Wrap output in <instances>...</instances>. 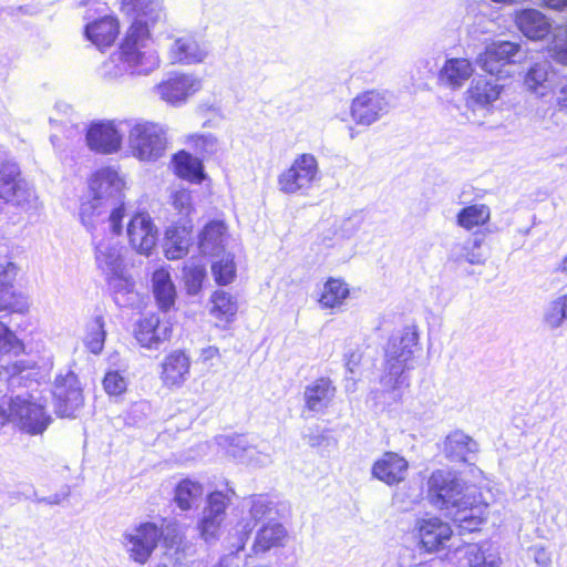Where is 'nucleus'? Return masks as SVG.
I'll return each mask as SVG.
<instances>
[{
  "mask_svg": "<svg viewBox=\"0 0 567 567\" xmlns=\"http://www.w3.org/2000/svg\"><path fill=\"white\" fill-rule=\"evenodd\" d=\"M121 10L133 21L121 41L116 60L104 63L103 76H147L161 66L159 54L152 45V31L166 21L165 9L159 0H122Z\"/></svg>",
  "mask_w": 567,
  "mask_h": 567,
  "instance_id": "obj_1",
  "label": "nucleus"
},
{
  "mask_svg": "<svg viewBox=\"0 0 567 567\" xmlns=\"http://www.w3.org/2000/svg\"><path fill=\"white\" fill-rule=\"evenodd\" d=\"M125 181L117 171L103 167L89 179L87 194L80 206V219L87 230L104 226L115 235L123 229Z\"/></svg>",
  "mask_w": 567,
  "mask_h": 567,
  "instance_id": "obj_2",
  "label": "nucleus"
},
{
  "mask_svg": "<svg viewBox=\"0 0 567 567\" xmlns=\"http://www.w3.org/2000/svg\"><path fill=\"white\" fill-rule=\"evenodd\" d=\"M417 344V333L414 328L405 327L388 341L383 372L380 377L382 391L396 401L402 390L409 386L408 371L412 369L414 348Z\"/></svg>",
  "mask_w": 567,
  "mask_h": 567,
  "instance_id": "obj_3",
  "label": "nucleus"
},
{
  "mask_svg": "<svg viewBox=\"0 0 567 567\" xmlns=\"http://www.w3.org/2000/svg\"><path fill=\"white\" fill-rule=\"evenodd\" d=\"M126 131L127 150L137 161L154 163L165 156L168 140L164 125L143 118H130Z\"/></svg>",
  "mask_w": 567,
  "mask_h": 567,
  "instance_id": "obj_4",
  "label": "nucleus"
},
{
  "mask_svg": "<svg viewBox=\"0 0 567 567\" xmlns=\"http://www.w3.org/2000/svg\"><path fill=\"white\" fill-rule=\"evenodd\" d=\"M124 251L116 238H103L95 245V262L115 291L131 292L134 279L126 268Z\"/></svg>",
  "mask_w": 567,
  "mask_h": 567,
  "instance_id": "obj_5",
  "label": "nucleus"
},
{
  "mask_svg": "<svg viewBox=\"0 0 567 567\" xmlns=\"http://www.w3.org/2000/svg\"><path fill=\"white\" fill-rule=\"evenodd\" d=\"M504 85L498 80L480 75L474 78L464 93L468 121L482 125L493 114L495 103L501 99Z\"/></svg>",
  "mask_w": 567,
  "mask_h": 567,
  "instance_id": "obj_6",
  "label": "nucleus"
},
{
  "mask_svg": "<svg viewBox=\"0 0 567 567\" xmlns=\"http://www.w3.org/2000/svg\"><path fill=\"white\" fill-rule=\"evenodd\" d=\"M9 204L24 212L39 206L35 189L21 177L17 163H6L0 167V214Z\"/></svg>",
  "mask_w": 567,
  "mask_h": 567,
  "instance_id": "obj_7",
  "label": "nucleus"
},
{
  "mask_svg": "<svg viewBox=\"0 0 567 567\" xmlns=\"http://www.w3.org/2000/svg\"><path fill=\"white\" fill-rule=\"evenodd\" d=\"M472 491L473 486L452 471L436 470L427 480L429 502L445 515Z\"/></svg>",
  "mask_w": 567,
  "mask_h": 567,
  "instance_id": "obj_8",
  "label": "nucleus"
},
{
  "mask_svg": "<svg viewBox=\"0 0 567 567\" xmlns=\"http://www.w3.org/2000/svg\"><path fill=\"white\" fill-rule=\"evenodd\" d=\"M320 179L319 164L315 155L303 153L278 175V188L287 195H307Z\"/></svg>",
  "mask_w": 567,
  "mask_h": 567,
  "instance_id": "obj_9",
  "label": "nucleus"
},
{
  "mask_svg": "<svg viewBox=\"0 0 567 567\" xmlns=\"http://www.w3.org/2000/svg\"><path fill=\"white\" fill-rule=\"evenodd\" d=\"M8 421L21 431L37 435L45 431L51 422L42 403L31 395L12 398L9 403Z\"/></svg>",
  "mask_w": 567,
  "mask_h": 567,
  "instance_id": "obj_10",
  "label": "nucleus"
},
{
  "mask_svg": "<svg viewBox=\"0 0 567 567\" xmlns=\"http://www.w3.org/2000/svg\"><path fill=\"white\" fill-rule=\"evenodd\" d=\"M19 270L10 247L0 244V311L24 313L29 310L27 297L17 292L12 286Z\"/></svg>",
  "mask_w": 567,
  "mask_h": 567,
  "instance_id": "obj_11",
  "label": "nucleus"
},
{
  "mask_svg": "<svg viewBox=\"0 0 567 567\" xmlns=\"http://www.w3.org/2000/svg\"><path fill=\"white\" fill-rule=\"evenodd\" d=\"M128 120L93 122L86 132V144L95 153L111 155L121 151Z\"/></svg>",
  "mask_w": 567,
  "mask_h": 567,
  "instance_id": "obj_12",
  "label": "nucleus"
},
{
  "mask_svg": "<svg viewBox=\"0 0 567 567\" xmlns=\"http://www.w3.org/2000/svg\"><path fill=\"white\" fill-rule=\"evenodd\" d=\"M526 54L522 45L512 41H494L476 59L478 66L491 75L502 76L504 68L520 63Z\"/></svg>",
  "mask_w": 567,
  "mask_h": 567,
  "instance_id": "obj_13",
  "label": "nucleus"
},
{
  "mask_svg": "<svg viewBox=\"0 0 567 567\" xmlns=\"http://www.w3.org/2000/svg\"><path fill=\"white\" fill-rule=\"evenodd\" d=\"M162 536L154 523H143L123 534L122 544L130 559L144 565L152 556Z\"/></svg>",
  "mask_w": 567,
  "mask_h": 567,
  "instance_id": "obj_14",
  "label": "nucleus"
},
{
  "mask_svg": "<svg viewBox=\"0 0 567 567\" xmlns=\"http://www.w3.org/2000/svg\"><path fill=\"white\" fill-rule=\"evenodd\" d=\"M391 110V99L386 92L369 90L358 94L351 102L350 114L358 125L370 126Z\"/></svg>",
  "mask_w": 567,
  "mask_h": 567,
  "instance_id": "obj_15",
  "label": "nucleus"
},
{
  "mask_svg": "<svg viewBox=\"0 0 567 567\" xmlns=\"http://www.w3.org/2000/svg\"><path fill=\"white\" fill-rule=\"evenodd\" d=\"M202 89V80L193 73L175 72L158 83L154 90L164 102L181 106Z\"/></svg>",
  "mask_w": 567,
  "mask_h": 567,
  "instance_id": "obj_16",
  "label": "nucleus"
},
{
  "mask_svg": "<svg viewBox=\"0 0 567 567\" xmlns=\"http://www.w3.org/2000/svg\"><path fill=\"white\" fill-rule=\"evenodd\" d=\"M488 504L482 499L476 491L467 492V495L447 512L451 518L462 532H474L487 519Z\"/></svg>",
  "mask_w": 567,
  "mask_h": 567,
  "instance_id": "obj_17",
  "label": "nucleus"
},
{
  "mask_svg": "<svg viewBox=\"0 0 567 567\" xmlns=\"http://www.w3.org/2000/svg\"><path fill=\"white\" fill-rule=\"evenodd\" d=\"M55 412L62 417H72L83 405V393L75 373L59 375L53 389Z\"/></svg>",
  "mask_w": 567,
  "mask_h": 567,
  "instance_id": "obj_18",
  "label": "nucleus"
},
{
  "mask_svg": "<svg viewBox=\"0 0 567 567\" xmlns=\"http://www.w3.org/2000/svg\"><path fill=\"white\" fill-rule=\"evenodd\" d=\"M230 494L234 491L213 492L208 495L207 506L203 511V517L198 523V530L205 542L216 540L220 527L226 517V508L230 502Z\"/></svg>",
  "mask_w": 567,
  "mask_h": 567,
  "instance_id": "obj_19",
  "label": "nucleus"
},
{
  "mask_svg": "<svg viewBox=\"0 0 567 567\" xmlns=\"http://www.w3.org/2000/svg\"><path fill=\"white\" fill-rule=\"evenodd\" d=\"M166 56L172 64H196L203 62L207 51L190 34L167 37Z\"/></svg>",
  "mask_w": 567,
  "mask_h": 567,
  "instance_id": "obj_20",
  "label": "nucleus"
},
{
  "mask_svg": "<svg viewBox=\"0 0 567 567\" xmlns=\"http://www.w3.org/2000/svg\"><path fill=\"white\" fill-rule=\"evenodd\" d=\"M415 528L419 545L425 553H435L443 548L453 534L450 524L439 517L421 518L416 522Z\"/></svg>",
  "mask_w": 567,
  "mask_h": 567,
  "instance_id": "obj_21",
  "label": "nucleus"
},
{
  "mask_svg": "<svg viewBox=\"0 0 567 567\" xmlns=\"http://www.w3.org/2000/svg\"><path fill=\"white\" fill-rule=\"evenodd\" d=\"M409 462L395 452H385L374 461L371 474L388 486L404 482L409 473Z\"/></svg>",
  "mask_w": 567,
  "mask_h": 567,
  "instance_id": "obj_22",
  "label": "nucleus"
},
{
  "mask_svg": "<svg viewBox=\"0 0 567 567\" xmlns=\"http://www.w3.org/2000/svg\"><path fill=\"white\" fill-rule=\"evenodd\" d=\"M157 235V228L147 213L135 214L127 225L130 243L140 254H151L156 245Z\"/></svg>",
  "mask_w": 567,
  "mask_h": 567,
  "instance_id": "obj_23",
  "label": "nucleus"
},
{
  "mask_svg": "<svg viewBox=\"0 0 567 567\" xmlns=\"http://www.w3.org/2000/svg\"><path fill=\"white\" fill-rule=\"evenodd\" d=\"M169 336L171 329L167 324L161 322V318L156 313L143 317L134 327V338L145 349H158Z\"/></svg>",
  "mask_w": 567,
  "mask_h": 567,
  "instance_id": "obj_24",
  "label": "nucleus"
},
{
  "mask_svg": "<svg viewBox=\"0 0 567 567\" xmlns=\"http://www.w3.org/2000/svg\"><path fill=\"white\" fill-rule=\"evenodd\" d=\"M159 378L167 388H181L189 377L190 359L181 351L175 350L167 354L161 364Z\"/></svg>",
  "mask_w": 567,
  "mask_h": 567,
  "instance_id": "obj_25",
  "label": "nucleus"
},
{
  "mask_svg": "<svg viewBox=\"0 0 567 567\" xmlns=\"http://www.w3.org/2000/svg\"><path fill=\"white\" fill-rule=\"evenodd\" d=\"M475 68L465 58L446 59L439 72V82L453 91L462 89L473 76Z\"/></svg>",
  "mask_w": 567,
  "mask_h": 567,
  "instance_id": "obj_26",
  "label": "nucleus"
},
{
  "mask_svg": "<svg viewBox=\"0 0 567 567\" xmlns=\"http://www.w3.org/2000/svg\"><path fill=\"white\" fill-rule=\"evenodd\" d=\"M120 33V22L114 16H104L87 22L84 35L100 50L110 48Z\"/></svg>",
  "mask_w": 567,
  "mask_h": 567,
  "instance_id": "obj_27",
  "label": "nucleus"
},
{
  "mask_svg": "<svg viewBox=\"0 0 567 567\" xmlns=\"http://www.w3.org/2000/svg\"><path fill=\"white\" fill-rule=\"evenodd\" d=\"M517 29L529 40L545 39L551 31V23L543 12L537 9H523L515 13Z\"/></svg>",
  "mask_w": 567,
  "mask_h": 567,
  "instance_id": "obj_28",
  "label": "nucleus"
},
{
  "mask_svg": "<svg viewBox=\"0 0 567 567\" xmlns=\"http://www.w3.org/2000/svg\"><path fill=\"white\" fill-rule=\"evenodd\" d=\"M237 311V298L230 292L216 290L210 295L208 312L217 328L227 329L235 321Z\"/></svg>",
  "mask_w": 567,
  "mask_h": 567,
  "instance_id": "obj_29",
  "label": "nucleus"
},
{
  "mask_svg": "<svg viewBox=\"0 0 567 567\" xmlns=\"http://www.w3.org/2000/svg\"><path fill=\"white\" fill-rule=\"evenodd\" d=\"M229 243V234L223 220H210L198 236V247L203 255L219 256Z\"/></svg>",
  "mask_w": 567,
  "mask_h": 567,
  "instance_id": "obj_30",
  "label": "nucleus"
},
{
  "mask_svg": "<svg viewBox=\"0 0 567 567\" xmlns=\"http://www.w3.org/2000/svg\"><path fill=\"white\" fill-rule=\"evenodd\" d=\"M192 221L173 224L165 233V256L171 260L181 259L188 252L192 244Z\"/></svg>",
  "mask_w": 567,
  "mask_h": 567,
  "instance_id": "obj_31",
  "label": "nucleus"
},
{
  "mask_svg": "<svg viewBox=\"0 0 567 567\" xmlns=\"http://www.w3.org/2000/svg\"><path fill=\"white\" fill-rule=\"evenodd\" d=\"M336 388L328 378H319L306 386L303 398L306 408L316 413L324 412L333 401Z\"/></svg>",
  "mask_w": 567,
  "mask_h": 567,
  "instance_id": "obj_32",
  "label": "nucleus"
},
{
  "mask_svg": "<svg viewBox=\"0 0 567 567\" xmlns=\"http://www.w3.org/2000/svg\"><path fill=\"white\" fill-rule=\"evenodd\" d=\"M444 454L453 462H468L478 451V444L462 431L449 434L444 441Z\"/></svg>",
  "mask_w": 567,
  "mask_h": 567,
  "instance_id": "obj_33",
  "label": "nucleus"
},
{
  "mask_svg": "<svg viewBox=\"0 0 567 567\" xmlns=\"http://www.w3.org/2000/svg\"><path fill=\"white\" fill-rule=\"evenodd\" d=\"M152 290L158 307L163 311L172 309L176 301V287L171 272L165 267H159L152 275Z\"/></svg>",
  "mask_w": 567,
  "mask_h": 567,
  "instance_id": "obj_34",
  "label": "nucleus"
},
{
  "mask_svg": "<svg viewBox=\"0 0 567 567\" xmlns=\"http://www.w3.org/2000/svg\"><path fill=\"white\" fill-rule=\"evenodd\" d=\"M288 538V532L282 524L270 520L264 524L257 532L252 550L255 554H264L271 548L282 547Z\"/></svg>",
  "mask_w": 567,
  "mask_h": 567,
  "instance_id": "obj_35",
  "label": "nucleus"
},
{
  "mask_svg": "<svg viewBox=\"0 0 567 567\" xmlns=\"http://www.w3.org/2000/svg\"><path fill=\"white\" fill-rule=\"evenodd\" d=\"M551 75L553 68L549 61L535 62L525 74L524 85L530 93L543 97L550 90Z\"/></svg>",
  "mask_w": 567,
  "mask_h": 567,
  "instance_id": "obj_36",
  "label": "nucleus"
},
{
  "mask_svg": "<svg viewBox=\"0 0 567 567\" xmlns=\"http://www.w3.org/2000/svg\"><path fill=\"white\" fill-rule=\"evenodd\" d=\"M349 295L350 289L347 282L339 278H329L323 284L318 302L322 309L339 310Z\"/></svg>",
  "mask_w": 567,
  "mask_h": 567,
  "instance_id": "obj_37",
  "label": "nucleus"
},
{
  "mask_svg": "<svg viewBox=\"0 0 567 567\" xmlns=\"http://www.w3.org/2000/svg\"><path fill=\"white\" fill-rule=\"evenodd\" d=\"M203 495L204 487L199 482L185 478L174 489V503L179 509L189 511L199 505Z\"/></svg>",
  "mask_w": 567,
  "mask_h": 567,
  "instance_id": "obj_38",
  "label": "nucleus"
},
{
  "mask_svg": "<svg viewBox=\"0 0 567 567\" xmlns=\"http://www.w3.org/2000/svg\"><path fill=\"white\" fill-rule=\"evenodd\" d=\"M491 208L486 204H472L456 215V225L467 231L484 227L491 220Z\"/></svg>",
  "mask_w": 567,
  "mask_h": 567,
  "instance_id": "obj_39",
  "label": "nucleus"
},
{
  "mask_svg": "<svg viewBox=\"0 0 567 567\" xmlns=\"http://www.w3.org/2000/svg\"><path fill=\"white\" fill-rule=\"evenodd\" d=\"M483 240L481 238H470L464 243L455 244L450 251V258L455 262H467L471 265H483L485 262L482 252Z\"/></svg>",
  "mask_w": 567,
  "mask_h": 567,
  "instance_id": "obj_40",
  "label": "nucleus"
},
{
  "mask_svg": "<svg viewBox=\"0 0 567 567\" xmlns=\"http://www.w3.org/2000/svg\"><path fill=\"white\" fill-rule=\"evenodd\" d=\"M174 169L177 176L200 183L204 178V167L202 162L187 152H179L173 158Z\"/></svg>",
  "mask_w": 567,
  "mask_h": 567,
  "instance_id": "obj_41",
  "label": "nucleus"
},
{
  "mask_svg": "<svg viewBox=\"0 0 567 567\" xmlns=\"http://www.w3.org/2000/svg\"><path fill=\"white\" fill-rule=\"evenodd\" d=\"M168 205L174 209L172 224L190 221L188 218L194 210L192 194L188 189L175 186L171 189Z\"/></svg>",
  "mask_w": 567,
  "mask_h": 567,
  "instance_id": "obj_42",
  "label": "nucleus"
},
{
  "mask_svg": "<svg viewBox=\"0 0 567 567\" xmlns=\"http://www.w3.org/2000/svg\"><path fill=\"white\" fill-rule=\"evenodd\" d=\"M106 338L105 323L102 316L93 317L85 326L82 341L93 354H100L104 349Z\"/></svg>",
  "mask_w": 567,
  "mask_h": 567,
  "instance_id": "obj_43",
  "label": "nucleus"
},
{
  "mask_svg": "<svg viewBox=\"0 0 567 567\" xmlns=\"http://www.w3.org/2000/svg\"><path fill=\"white\" fill-rule=\"evenodd\" d=\"M462 564L468 567H498V558L486 551L477 544H468L463 549Z\"/></svg>",
  "mask_w": 567,
  "mask_h": 567,
  "instance_id": "obj_44",
  "label": "nucleus"
},
{
  "mask_svg": "<svg viewBox=\"0 0 567 567\" xmlns=\"http://www.w3.org/2000/svg\"><path fill=\"white\" fill-rule=\"evenodd\" d=\"M206 278V267L196 260L188 261L183 269V279L188 295L196 296Z\"/></svg>",
  "mask_w": 567,
  "mask_h": 567,
  "instance_id": "obj_45",
  "label": "nucleus"
},
{
  "mask_svg": "<svg viewBox=\"0 0 567 567\" xmlns=\"http://www.w3.org/2000/svg\"><path fill=\"white\" fill-rule=\"evenodd\" d=\"M212 274L214 280L219 286H227L236 277V264L230 254L223 255L219 259L213 261Z\"/></svg>",
  "mask_w": 567,
  "mask_h": 567,
  "instance_id": "obj_46",
  "label": "nucleus"
},
{
  "mask_svg": "<svg viewBox=\"0 0 567 567\" xmlns=\"http://www.w3.org/2000/svg\"><path fill=\"white\" fill-rule=\"evenodd\" d=\"M566 320L567 292L549 301L544 312V321L551 329L560 327Z\"/></svg>",
  "mask_w": 567,
  "mask_h": 567,
  "instance_id": "obj_47",
  "label": "nucleus"
},
{
  "mask_svg": "<svg viewBox=\"0 0 567 567\" xmlns=\"http://www.w3.org/2000/svg\"><path fill=\"white\" fill-rule=\"evenodd\" d=\"M549 53L556 62L567 65V25L555 30Z\"/></svg>",
  "mask_w": 567,
  "mask_h": 567,
  "instance_id": "obj_48",
  "label": "nucleus"
},
{
  "mask_svg": "<svg viewBox=\"0 0 567 567\" xmlns=\"http://www.w3.org/2000/svg\"><path fill=\"white\" fill-rule=\"evenodd\" d=\"M188 143L200 154L212 155L218 151V138L210 134H194L188 136Z\"/></svg>",
  "mask_w": 567,
  "mask_h": 567,
  "instance_id": "obj_49",
  "label": "nucleus"
},
{
  "mask_svg": "<svg viewBox=\"0 0 567 567\" xmlns=\"http://www.w3.org/2000/svg\"><path fill=\"white\" fill-rule=\"evenodd\" d=\"M22 342L3 322L0 321V353H18L22 351Z\"/></svg>",
  "mask_w": 567,
  "mask_h": 567,
  "instance_id": "obj_50",
  "label": "nucleus"
},
{
  "mask_svg": "<svg viewBox=\"0 0 567 567\" xmlns=\"http://www.w3.org/2000/svg\"><path fill=\"white\" fill-rule=\"evenodd\" d=\"M103 386L107 394L120 395L126 391L127 380L118 371H110L103 379Z\"/></svg>",
  "mask_w": 567,
  "mask_h": 567,
  "instance_id": "obj_51",
  "label": "nucleus"
},
{
  "mask_svg": "<svg viewBox=\"0 0 567 567\" xmlns=\"http://www.w3.org/2000/svg\"><path fill=\"white\" fill-rule=\"evenodd\" d=\"M220 444H227V453L235 458H243L245 454L251 457L255 450L246 447V440L244 436L225 437Z\"/></svg>",
  "mask_w": 567,
  "mask_h": 567,
  "instance_id": "obj_52",
  "label": "nucleus"
},
{
  "mask_svg": "<svg viewBox=\"0 0 567 567\" xmlns=\"http://www.w3.org/2000/svg\"><path fill=\"white\" fill-rule=\"evenodd\" d=\"M271 511V503L264 496H256L250 501V516L255 522L267 517Z\"/></svg>",
  "mask_w": 567,
  "mask_h": 567,
  "instance_id": "obj_53",
  "label": "nucleus"
},
{
  "mask_svg": "<svg viewBox=\"0 0 567 567\" xmlns=\"http://www.w3.org/2000/svg\"><path fill=\"white\" fill-rule=\"evenodd\" d=\"M221 357L220 351L215 346H207L203 349H200L197 362L205 367H213L214 360H219Z\"/></svg>",
  "mask_w": 567,
  "mask_h": 567,
  "instance_id": "obj_54",
  "label": "nucleus"
},
{
  "mask_svg": "<svg viewBox=\"0 0 567 567\" xmlns=\"http://www.w3.org/2000/svg\"><path fill=\"white\" fill-rule=\"evenodd\" d=\"M534 561L539 567H549L551 564V555L544 546H534L532 548Z\"/></svg>",
  "mask_w": 567,
  "mask_h": 567,
  "instance_id": "obj_55",
  "label": "nucleus"
},
{
  "mask_svg": "<svg viewBox=\"0 0 567 567\" xmlns=\"http://www.w3.org/2000/svg\"><path fill=\"white\" fill-rule=\"evenodd\" d=\"M346 368L350 373H354L362 360V352L357 350L348 351L344 355Z\"/></svg>",
  "mask_w": 567,
  "mask_h": 567,
  "instance_id": "obj_56",
  "label": "nucleus"
},
{
  "mask_svg": "<svg viewBox=\"0 0 567 567\" xmlns=\"http://www.w3.org/2000/svg\"><path fill=\"white\" fill-rule=\"evenodd\" d=\"M420 561L415 554L411 553L408 548H404L399 554V565L401 567H412L417 565Z\"/></svg>",
  "mask_w": 567,
  "mask_h": 567,
  "instance_id": "obj_57",
  "label": "nucleus"
},
{
  "mask_svg": "<svg viewBox=\"0 0 567 567\" xmlns=\"http://www.w3.org/2000/svg\"><path fill=\"white\" fill-rule=\"evenodd\" d=\"M252 527L250 526L249 523H246L244 526H243V530H241V534L243 536L240 537V545L238 546L237 550H240L244 548L245 546V542L247 540L250 532H251Z\"/></svg>",
  "mask_w": 567,
  "mask_h": 567,
  "instance_id": "obj_58",
  "label": "nucleus"
},
{
  "mask_svg": "<svg viewBox=\"0 0 567 567\" xmlns=\"http://www.w3.org/2000/svg\"><path fill=\"white\" fill-rule=\"evenodd\" d=\"M547 7L555 10H563L567 7V0H545Z\"/></svg>",
  "mask_w": 567,
  "mask_h": 567,
  "instance_id": "obj_59",
  "label": "nucleus"
},
{
  "mask_svg": "<svg viewBox=\"0 0 567 567\" xmlns=\"http://www.w3.org/2000/svg\"><path fill=\"white\" fill-rule=\"evenodd\" d=\"M33 368H34V364H29L23 360L18 361L13 367L16 373H21L27 369H33Z\"/></svg>",
  "mask_w": 567,
  "mask_h": 567,
  "instance_id": "obj_60",
  "label": "nucleus"
},
{
  "mask_svg": "<svg viewBox=\"0 0 567 567\" xmlns=\"http://www.w3.org/2000/svg\"><path fill=\"white\" fill-rule=\"evenodd\" d=\"M199 110L202 112H208V111H212L214 113H218L219 112V107H217L216 105L212 104V105H207V104H200L199 105Z\"/></svg>",
  "mask_w": 567,
  "mask_h": 567,
  "instance_id": "obj_61",
  "label": "nucleus"
},
{
  "mask_svg": "<svg viewBox=\"0 0 567 567\" xmlns=\"http://www.w3.org/2000/svg\"><path fill=\"white\" fill-rule=\"evenodd\" d=\"M6 422H8V412L0 406V425H3Z\"/></svg>",
  "mask_w": 567,
  "mask_h": 567,
  "instance_id": "obj_62",
  "label": "nucleus"
},
{
  "mask_svg": "<svg viewBox=\"0 0 567 567\" xmlns=\"http://www.w3.org/2000/svg\"><path fill=\"white\" fill-rule=\"evenodd\" d=\"M558 270L563 274H566L567 275V256L564 258V260L561 261V264L559 265L558 267Z\"/></svg>",
  "mask_w": 567,
  "mask_h": 567,
  "instance_id": "obj_63",
  "label": "nucleus"
},
{
  "mask_svg": "<svg viewBox=\"0 0 567 567\" xmlns=\"http://www.w3.org/2000/svg\"><path fill=\"white\" fill-rule=\"evenodd\" d=\"M361 221V218L360 217H353V218H350L348 221H347V225H350V226H357L359 225Z\"/></svg>",
  "mask_w": 567,
  "mask_h": 567,
  "instance_id": "obj_64",
  "label": "nucleus"
}]
</instances>
